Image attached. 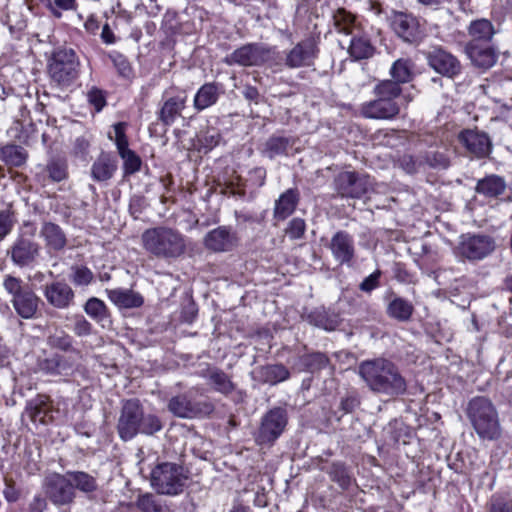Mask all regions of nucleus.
Listing matches in <instances>:
<instances>
[{"mask_svg": "<svg viewBox=\"0 0 512 512\" xmlns=\"http://www.w3.org/2000/svg\"><path fill=\"white\" fill-rule=\"evenodd\" d=\"M359 375L368 388L377 394L397 397L407 391V382L398 366L385 358L363 361Z\"/></svg>", "mask_w": 512, "mask_h": 512, "instance_id": "1", "label": "nucleus"}, {"mask_svg": "<svg viewBox=\"0 0 512 512\" xmlns=\"http://www.w3.org/2000/svg\"><path fill=\"white\" fill-rule=\"evenodd\" d=\"M141 244L148 254L164 260L177 259L187 250L186 236L164 225L146 229L141 235Z\"/></svg>", "mask_w": 512, "mask_h": 512, "instance_id": "2", "label": "nucleus"}, {"mask_svg": "<svg viewBox=\"0 0 512 512\" xmlns=\"http://www.w3.org/2000/svg\"><path fill=\"white\" fill-rule=\"evenodd\" d=\"M162 427L156 415L144 413L139 400L130 399L123 404L117 423V431L123 441L133 439L138 433L153 435Z\"/></svg>", "mask_w": 512, "mask_h": 512, "instance_id": "3", "label": "nucleus"}, {"mask_svg": "<svg viewBox=\"0 0 512 512\" xmlns=\"http://www.w3.org/2000/svg\"><path fill=\"white\" fill-rule=\"evenodd\" d=\"M467 417L483 441H497L502 436L499 415L492 401L483 396L472 398L466 409Z\"/></svg>", "mask_w": 512, "mask_h": 512, "instance_id": "4", "label": "nucleus"}, {"mask_svg": "<svg viewBox=\"0 0 512 512\" xmlns=\"http://www.w3.org/2000/svg\"><path fill=\"white\" fill-rule=\"evenodd\" d=\"M375 99L361 106V115L368 119L391 120L400 112L397 99L402 94L401 87L391 80L379 82L373 89Z\"/></svg>", "mask_w": 512, "mask_h": 512, "instance_id": "5", "label": "nucleus"}, {"mask_svg": "<svg viewBox=\"0 0 512 512\" xmlns=\"http://www.w3.org/2000/svg\"><path fill=\"white\" fill-rule=\"evenodd\" d=\"M37 226L24 221L18 235L7 251L12 263L20 268L34 265L41 254V245L35 240Z\"/></svg>", "mask_w": 512, "mask_h": 512, "instance_id": "6", "label": "nucleus"}, {"mask_svg": "<svg viewBox=\"0 0 512 512\" xmlns=\"http://www.w3.org/2000/svg\"><path fill=\"white\" fill-rule=\"evenodd\" d=\"M189 479L188 471L177 463L162 462L156 465L150 476L152 488L160 495L181 494Z\"/></svg>", "mask_w": 512, "mask_h": 512, "instance_id": "7", "label": "nucleus"}, {"mask_svg": "<svg viewBox=\"0 0 512 512\" xmlns=\"http://www.w3.org/2000/svg\"><path fill=\"white\" fill-rule=\"evenodd\" d=\"M3 288L11 297L10 302L18 316L23 319L35 318L41 299L27 283L12 275H5Z\"/></svg>", "mask_w": 512, "mask_h": 512, "instance_id": "8", "label": "nucleus"}, {"mask_svg": "<svg viewBox=\"0 0 512 512\" xmlns=\"http://www.w3.org/2000/svg\"><path fill=\"white\" fill-rule=\"evenodd\" d=\"M79 66V59L73 49L58 48L48 60V75L55 85L65 88L77 79Z\"/></svg>", "mask_w": 512, "mask_h": 512, "instance_id": "9", "label": "nucleus"}, {"mask_svg": "<svg viewBox=\"0 0 512 512\" xmlns=\"http://www.w3.org/2000/svg\"><path fill=\"white\" fill-rule=\"evenodd\" d=\"M334 187L341 197L360 199L373 191V180L364 173L343 171L334 178Z\"/></svg>", "mask_w": 512, "mask_h": 512, "instance_id": "10", "label": "nucleus"}, {"mask_svg": "<svg viewBox=\"0 0 512 512\" xmlns=\"http://www.w3.org/2000/svg\"><path fill=\"white\" fill-rule=\"evenodd\" d=\"M496 248L493 237L485 234H463L459 238L456 253L469 261H480L488 257Z\"/></svg>", "mask_w": 512, "mask_h": 512, "instance_id": "11", "label": "nucleus"}, {"mask_svg": "<svg viewBox=\"0 0 512 512\" xmlns=\"http://www.w3.org/2000/svg\"><path fill=\"white\" fill-rule=\"evenodd\" d=\"M287 424L288 414L285 408L270 409L261 419L256 441L260 444H273L282 435Z\"/></svg>", "mask_w": 512, "mask_h": 512, "instance_id": "12", "label": "nucleus"}, {"mask_svg": "<svg viewBox=\"0 0 512 512\" xmlns=\"http://www.w3.org/2000/svg\"><path fill=\"white\" fill-rule=\"evenodd\" d=\"M168 409L176 417L193 419L210 416L214 412L215 406L210 401H193L188 394H181L170 399Z\"/></svg>", "mask_w": 512, "mask_h": 512, "instance_id": "13", "label": "nucleus"}, {"mask_svg": "<svg viewBox=\"0 0 512 512\" xmlns=\"http://www.w3.org/2000/svg\"><path fill=\"white\" fill-rule=\"evenodd\" d=\"M318 52L316 41L308 37L283 52V63L289 69L310 67L314 65Z\"/></svg>", "mask_w": 512, "mask_h": 512, "instance_id": "14", "label": "nucleus"}, {"mask_svg": "<svg viewBox=\"0 0 512 512\" xmlns=\"http://www.w3.org/2000/svg\"><path fill=\"white\" fill-rule=\"evenodd\" d=\"M45 494L56 506H69L74 502L76 491L67 474H52L45 479Z\"/></svg>", "mask_w": 512, "mask_h": 512, "instance_id": "15", "label": "nucleus"}, {"mask_svg": "<svg viewBox=\"0 0 512 512\" xmlns=\"http://www.w3.org/2000/svg\"><path fill=\"white\" fill-rule=\"evenodd\" d=\"M460 144L465 148L466 153L476 159L489 157L493 144L489 135L477 129H465L458 135Z\"/></svg>", "mask_w": 512, "mask_h": 512, "instance_id": "16", "label": "nucleus"}, {"mask_svg": "<svg viewBox=\"0 0 512 512\" xmlns=\"http://www.w3.org/2000/svg\"><path fill=\"white\" fill-rule=\"evenodd\" d=\"M274 54V49L264 45L247 44L236 49L230 55L229 63H236L241 66H260L270 63Z\"/></svg>", "mask_w": 512, "mask_h": 512, "instance_id": "17", "label": "nucleus"}, {"mask_svg": "<svg viewBox=\"0 0 512 512\" xmlns=\"http://www.w3.org/2000/svg\"><path fill=\"white\" fill-rule=\"evenodd\" d=\"M464 54L472 67L482 73L493 68L499 59V50L493 44L465 43Z\"/></svg>", "mask_w": 512, "mask_h": 512, "instance_id": "18", "label": "nucleus"}, {"mask_svg": "<svg viewBox=\"0 0 512 512\" xmlns=\"http://www.w3.org/2000/svg\"><path fill=\"white\" fill-rule=\"evenodd\" d=\"M426 58L429 66L445 77L454 78L461 73L462 65L459 59L440 46L433 47Z\"/></svg>", "mask_w": 512, "mask_h": 512, "instance_id": "19", "label": "nucleus"}, {"mask_svg": "<svg viewBox=\"0 0 512 512\" xmlns=\"http://www.w3.org/2000/svg\"><path fill=\"white\" fill-rule=\"evenodd\" d=\"M43 295L49 305L59 310L68 309L74 304L75 293L63 280L45 284Z\"/></svg>", "mask_w": 512, "mask_h": 512, "instance_id": "20", "label": "nucleus"}, {"mask_svg": "<svg viewBox=\"0 0 512 512\" xmlns=\"http://www.w3.org/2000/svg\"><path fill=\"white\" fill-rule=\"evenodd\" d=\"M389 23L392 30L406 42L412 43L421 35L419 22L411 14L393 11Z\"/></svg>", "mask_w": 512, "mask_h": 512, "instance_id": "21", "label": "nucleus"}, {"mask_svg": "<svg viewBox=\"0 0 512 512\" xmlns=\"http://www.w3.org/2000/svg\"><path fill=\"white\" fill-rule=\"evenodd\" d=\"M238 237L228 226H219L204 237V246L213 252H228L237 246Z\"/></svg>", "mask_w": 512, "mask_h": 512, "instance_id": "22", "label": "nucleus"}, {"mask_svg": "<svg viewBox=\"0 0 512 512\" xmlns=\"http://www.w3.org/2000/svg\"><path fill=\"white\" fill-rule=\"evenodd\" d=\"M329 248L334 259L341 265H350L355 255L353 237L345 231L336 232L331 238Z\"/></svg>", "mask_w": 512, "mask_h": 512, "instance_id": "23", "label": "nucleus"}, {"mask_svg": "<svg viewBox=\"0 0 512 512\" xmlns=\"http://www.w3.org/2000/svg\"><path fill=\"white\" fill-rule=\"evenodd\" d=\"M497 33L498 30L489 19L479 18L471 21L467 26L469 40L466 43L491 44Z\"/></svg>", "mask_w": 512, "mask_h": 512, "instance_id": "24", "label": "nucleus"}, {"mask_svg": "<svg viewBox=\"0 0 512 512\" xmlns=\"http://www.w3.org/2000/svg\"><path fill=\"white\" fill-rule=\"evenodd\" d=\"M186 99V96L183 95L169 96L165 93L158 113L161 123L166 126L172 125L186 107Z\"/></svg>", "mask_w": 512, "mask_h": 512, "instance_id": "25", "label": "nucleus"}, {"mask_svg": "<svg viewBox=\"0 0 512 512\" xmlns=\"http://www.w3.org/2000/svg\"><path fill=\"white\" fill-rule=\"evenodd\" d=\"M299 201L300 193L296 188H290L281 193L274 203V218L278 221L288 218L295 211Z\"/></svg>", "mask_w": 512, "mask_h": 512, "instance_id": "26", "label": "nucleus"}, {"mask_svg": "<svg viewBox=\"0 0 512 512\" xmlns=\"http://www.w3.org/2000/svg\"><path fill=\"white\" fill-rule=\"evenodd\" d=\"M350 36L351 39L347 52L352 59L363 60L374 55L375 47L372 45L369 36L362 28Z\"/></svg>", "mask_w": 512, "mask_h": 512, "instance_id": "27", "label": "nucleus"}, {"mask_svg": "<svg viewBox=\"0 0 512 512\" xmlns=\"http://www.w3.org/2000/svg\"><path fill=\"white\" fill-rule=\"evenodd\" d=\"M507 188L505 179L496 174H489L477 181L475 191L486 198H497Z\"/></svg>", "mask_w": 512, "mask_h": 512, "instance_id": "28", "label": "nucleus"}, {"mask_svg": "<svg viewBox=\"0 0 512 512\" xmlns=\"http://www.w3.org/2000/svg\"><path fill=\"white\" fill-rule=\"evenodd\" d=\"M118 167L116 158L102 153L91 166V177L97 182L110 180Z\"/></svg>", "mask_w": 512, "mask_h": 512, "instance_id": "29", "label": "nucleus"}, {"mask_svg": "<svg viewBox=\"0 0 512 512\" xmlns=\"http://www.w3.org/2000/svg\"><path fill=\"white\" fill-rule=\"evenodd\" d=\"M200 376L208 379L213 389L221 394L228 395L235 389L230 377L217 367H207L200 372Z\"/></svg>", "mask_w": 512, "mask_h": 512, "instance_id": "30", "label": "nucleus"}, {"mask_svg": "<svg viewBox=\"0 0 512 512\" xmlns=\"http://www.w3.org/2000/svg\"><path fill=\"white\" fill-rule=\"evenodd\" d=\"M106 292L110 301L119 308H138L144 302L142 295L131 289L117 288L106 290Z\"/></svg>", "mask_w": 512, "mask_h": 512, "instance_id": "31", "label": "nucleus"}, {"mask_svg": "<svg viewBox=\"0 0 512 512\" xmlns=\"http://www.w3.org/2000/svg\"><path fill=\"white\" fill-rule=\"evenodd\" d=\"M50 413L51 405L48 396L39 395L31 400L26 407V414L33 422L46 424Z\"/></svg>", "mask_w": 512, "mask_h": 512, "instance_id": "32", "label": "nucleus"}, {"mask_svg": "<svg viewBox=\"0 0 512 512\" xmlns=\"http://www.w3.org/2000/svg\"><path fill=\"white\" fill-rule=\"evenodd\" d=\"M40 234L44 238L46 246L49 249L59 251L66 246L67 240L65 233L60 226L55 223L45 222L42 225Z\"/></svg>", "mask_w": 512, "mask_h": 512, "instance_id": "33", "label": "nucleus"}, {"mask_svg": "<svg viewBox=\"0 0 512 512\" xmlns=\"http://www.w3.org/2000/svg\"><path fill=\"white\" fill-rule=\"evenodd\" d=\"M219 98V87L216 83H205L202 85L194 97V108L202 111L214 105Z\"/></svg>", "mask_w": 512, "mask_h": 512, "instance_id": "34", "label": "nucleus"}, {"mask_svg": "<svg viewBox=\"0 0 512 512\" xmlns=\"http://www.w3.org/2000/svg\"><path fill=\"white\" fill-rule=\"evenodd\" d=\"M333 24L338 33L352 35L362 28L356 17L345 9H338L333 14Z\"/></svg>", "mask_w": 512, "mask_h": 512, "instance_id": "35", "label": "nucleus"}, {"mask_svg": "<svg viewBox=\"0 0 512 512\" xmlns=\"http://www.w3.org/2000/svg\"><path fill=\"white\" fill-rule=\"evenodd\" d=\"M258 375L262 382L269 385H276L287 380L290 376V372L282 364H273L260 367Z\"/></svg>", "mask_w": 512, "mask_h": 512, "instance_id": "36", "label": "nucleus"}, {"mask_svg": "<svg viewBox=\"0 0 512 512\" xmlns=\"http://www.w3.org/2000/svg\"><path fill=\"white\" fill-rule=\"evenodd\" d=\"M85 312L102 327L111 324L110 314L105 303L95 297L88 299L84 306Z\"/></svg>", "mask_w": 512, "mask_h": 512, "instance_id": "37", "label": "nucleus"}, {"mask_svg": "<svg viewBox=\"0 0 512 512\" xmlns=\"http://www.w3.org/2000/svg\"><path fill=\"white\" fill-rule=\"evenodd\" d=\"M73 338L63 330L56 329L47 337V344L52 349H58L64 352H70L80 356V351L72 345Z\"/></svg>", "mask_w": 512, "mask_h": 512, "instance_id": "38", "label": "nucleus"}, {"mask_svg": "<svg viewBox=\"0 0 512 512\" xmlns=\"http://www.w3.org/2000/svg\"><path fill=\"white\" fill-rule=\"evenodd\" d=\"M414 311L413 305L400 297L394 298L387 307V314L398 321L404 322L411 318Z\"/></svg>", "mask_w": 512, "mask_h": 512, "instance_id": "39", "label": "nucleus"}, {"mask_svg": "<svg viewBox=\"0 0 512 512\" xmlns=\"http://www.w3.org/2000/svg\"><path fill=\"white\" fill-rule=\"evenodd\" d=\"M67 477L71 485L84 493H90L97 489L96 479L83 471H68Z\"/></svg>", "mask_w": 512, "mask_h": 512, "instance_id": "40", "label": "nucleus"}, {"mask_svg": "<svg viewBox=\"0 0 512 512\" xmlns=\"http://www.w3.org/2000/svg\"><path fill=\"white\" fill-rule=\"evenodd\" d=\"M136 506L141 512H170L164 501L152 493L139 495Z\"/></svg>", "mask_w": 512, "mask_h": 512, "instance_id": "41", "label": "nucleus"}, {"mask_svg": "<svg viewBox=\"0 0 512 512\" xmlns=\"http://www.w3.org/2000/svg\"><path fill=\"white\" fill-rule=\"evenodd\" d=\"M291 141L283 136H271L264 144L263 154L269 159H274L277 156L287 153Z\"/></svg>", "mask_w": 512, "mask_h": 512, "instance_id": "42", "label": "nucleus"}, {"mask_svg": "<svg viewBox=\"0 0 512 512\" xmlns=\"http://www.w3.org/2000/svg\"><path fill=\"white\" fill-rule=\"evenodd\" d=\"M307 319L309 323L327 331L334 330L338 325L336 317L329 315L325 309L313 310L308 314Z\"/></svg>", "mask_w": 512, "mask_h": 512, "instance_id": "43", "label": "nucleus"}, {"mask_svg": "<svg viewBox=\"0 0 512 512\" xmlns=\"http://www.w3.org/2000/svg\"><path fill=\"white\" fill-rule=\"evenodd\" d=\"M390 74L393 78V82H396L399 86L401 83H407L412 78L411 65L408 60L398 59L396 60L391 69Z\"/></svg>", "mask_w": 512, "mask_h": 512, "instance_id": "44", "label": "nucleus"}, {"mask_svg": "<svg viewBox=\"0 0 512 512\" xmlns=\"http://www.w3.org/2000/svg\"><path fill=\"white\" fill-rule=\"evenodd\" d=\"M1 152L4 161L11 166L19 167L27 159V153L24 148L17 145H7L2 148Z\"/></svg>", "mask_w": 512, "mask_h": 512, "instance_id": "45", "label": "nucleus"}, {"mask_svg": "<svg viewBox=\"0 0 512 512\" xmlns=\"http://www.w3.org/2000/svg\"><path fill=\"white\" fill-rule=\"evenodd\" d=\"M301 364L310 373L318 372L329 364L328 357L320 352L307 354L301 357Z\"/></svg>", "mask_w": 512, "mask_h": 512, "instance_id": "46", "label": "nucleus"}, {"mask_svg": "<svg viewBox=\"0 0 512 512\" xmlns=\"http://www.w3.org/2000/svg\"><path fill=\"white\" fill-rule=\"evenodd\" d=\"M16 222L15 211L10 205L0 209V241L12 232Z\"/></svg>", "mask_w": 512, "mask_h": 512, "instance_id": "47", "label": "nucleus"}, {"mask_svg": "<svg viewBox=\"0 0 512 512\" xmlns=\"http://www.w3.org/2000/svg\"><path fill=\"white\" fill-rule=\"evenodd\" d=\"M109 59L116 68L118 75L123 78H130L133 75V69L128 59L117 51L108 54Z\"/></svg>", "mask_w": 512, "mask_h": 512, "instance_id": "48", "label": "nucleus"}, {"mask_svg": "<svg viewBox=\"0 0 512 512\" xmlns=\"http://www.w3.org/2000/svg\"><path fill=\"white\" fill-rule=\"evenodd\" d=\"M75 360L70 356L55 354V376L68 377L74 372Z\"/></svg>", "mask_w": 512, "mask_h": 512, "instance_id": "49", "label": "nucleus"}, {"mask_svg": "<svg viewBox=\"0 0 512 512\" xmlns=\"http://www.w3.org/2000/svg\"><path fill=\"white\" fill-rule=\"evenodd\" d=\"M489 512H512V498L508 495L494 494L488 502Z\"/></svg>", "mask_w": 512, "mask_h": 512, "instance_id": "50", "label": "nucleus"}, {"mask_svg": "<svg viewBox=\"0 0 512 512\" xmlns=\"http://www.w3.org/2000/svg\"><path fill=\"white\" fill-rule=\"evenodd\" d=\"M49 178L55 182L63 181L67 178V164L63 160H52L46 167Z\"/></svg>", "mask_w": 512, "mask_h": 512, "instance_id": "51", "label": "nucleus"}, {"mask_svg": "<svg viewBox=\"0 0 512 512\" xmlns=\"http://www.w3.org/2000/svg\"><path fill=\"white\" fill-rule=\"evenodd\" d=\"M113 128L115 133V145L117 147L118 154L122 155L131 151V149H129L128 139L125 134L126 123L118 122L114 124Z\"/></svg>", "mask_w": 512, "mask_h": 512, "instance_id": "52", "label": "nucleus"}, {"mask_svg": "<svg viewBox=\"0 0 512 512\" xmlns=\"http://www.w3.org/2000/svg\"><path fill=\"white\" fill-rule=\"evenodd\" d=\"M119 156L123 160V169L126 175L134 174L140 170L142 161L134 151L131 150Z\"/></svg>", "mask_w": 512, "mask_h": 512, "instance_id": "53", "label": "nucleus"}, {"mask_svg": "<svg viewBox=\"0 0 512 512\" xmlns=\"http://www.w3.org/2000/svg\"><path fill=\"white\" fill-rule=\"evenodd\" d=\"M72 281L77 286H87L93 280L92 271L86 266H74L72 267Z\"/></svg>", "mask_w": 512, "mask_h": 512, "instance_id": "54", "label": "nucleus"}, {"mask_svg": "<svg viewBox=\"0 0 512 512\" xmlns=\"http://www.w3.org/2000/svg\"><path fill=\"white\" fill-rule=\"evenodd\" d=\"M76 6V0H53V2L47 4V8L56 18L62 16V11L75 10Z\"/></svg>", "mask_w": 512, "mask_h": 512, "instance_id": "55", "label": "nucleus"}, {"mask_svg": "<svg viewBox=\"0 0 512 512\" xmlns=\"http://www.w3.org/2000/svg\"><path fill=\"white\" fill-rule=\"evenodd\" d=\"M306 230V223L302 218H293L285 229L286 235L293 240L301 239Z\"/></svg>", "mask_w": 512, "mask_h": 512, "instance_id": "56", "label": "nucleus"}, {"mask_svg": "<svg viewBox=\"0 0 512 512\" xmlns=\"http://www.w3.org/2000/svg\"><path fill=\"white\" fill-rule=\"evenodd\" d=\"M220 141V134L215 129H207L206 131L201 132L199 135V142L206 148L212 149L216 145H218Z\"/></svg>", "mask_w": 512, "mask_h": 512, "instance_id": "57", "label": "nucleus"}, {"mask_svg": "<svg viewBox=\"0 0 512 512\" xmlns=\"http://www.w3.org/2000/svg\"><path fill=\"white\" fill-rule=\"evenodd\" d=\"M381 271L376 270L367 276L359 285V289L363 292L370 293L379 286Z\"/></svg>", "mask_w": 512, "mask_h": 512, "instance_id": "58", "label": "nucleus"}, {"mask_svg": "<svg viewBox=\"0 0 512 512\" xmlns=\"http://www.w3.org/2000/svg\"><path fill=\"white\" fill-rule=\"evenodd\" d=\"M88 101L92 104L96 111L102 110V108L106 105V100L103 92L97 88H92L88 94Z\"/></svg>", "mask_w": 512, "mask_h": 512, "instance_id": "59", "label": "nucleus"}, {"mask_svg": "<svg viewBox=\"0 0 512 512\" xmlns=\"http://www.w3.org/2000/svg\"><path fill=\"white\" fill-rule=\"evenodd\" d=\"M38 370L48 375L55 376V354L38 360Z\"/></svg>", "mask_w": 512, "mask_h": 512, "instance_id": "60", "label": "nucleus"}, {"mask_svg": "<svg viewBox=\"0 0 512 512\" xmlns=\"http://www.w3.org/2000/svg\"><path fill=\"white\" fill-rule=\"evenodd\" d=\"M331 475L333 481L337 482L342 488L349 487L351 483V478L344 468H335Z\"/></svg>", "mask_w": 512, "mask_h": 512, "instance_id": "61", "label": "nucleus"}, {"mask_svg": "<svg viewBox=\"0 0 512 512\" xmlns=\"http://www.w3.org/2000/svg\"><path fill=\"white\" fill-rule=\"evenodd\" d=\"M146 206L145 199L140 196H134L130 200L129 211L131 215L137 219L139 215L143 212Z\"/></svg>", "mask_w": 512, "mask_h": 512, "instance_id": "62", "label": "nucleus"}, {"mask_svg": "<svg viewBox=\"0 0 512 512\" xmlns=\"http://www.w3.org/2000/svg\"><path fill=\"white\" fill-rule=\"evenodd\" d=\"M400 166L405 172L413 174L417 172L419 163L411 155H404L400 159Z\"/></svg>", "mask_w": 512, "mask_h": 512, "instance_id": "63", "label": "nucleus"}, {"mask_svg": "<svg viewBox=\"0 0 512 512\" xmlns=\"http://www.w3.org/2000/svg\"><path fill=\"white\" fill-rule=\"evenodd\" d=\"M91 329V324L83 317H81L75 322L74 333L78 336L89 335L91 333Z\"/></svg>", "mask_w": 512, "mask_h": 512, "instance_id": "64", "label": "nucleus"}]
</instances>
